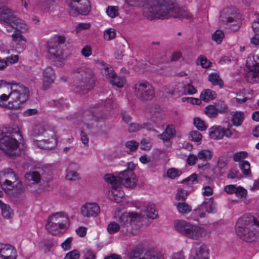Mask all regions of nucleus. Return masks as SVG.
<instances>
[{
	"label": "nucleus",
	"instance_id": "nucleus-41",
	"mask_svg": "<svg viewBox=\"0 0 259 259\" xmlns=\"http://www.w3.org/2000/svg\"><path fill=\"white\" fill-rule=\"evenodd\" d=\"M239 167L245 176H248L250 172V164L247 161L242 160L239 163Z\"/></svg>",
	"mask_w": 259,
	"mask_h": 259
},
{
	"label": "nucleus",
	"instance_id": "nucleus-7",
	"mask_svg": "<svg viewBox=\"0 0 259 259\" xmlns=\"http://www.w3.org/2000/svg\"><path fill=\"white\" fill-rule=\"evenodd\" d=\"M176 230L184 236L194 240H199L206 235L205 230L184 220L175 222Z\"/></svg>",
	"mask_w": 259,
	"mask_h": 259
},
{
	"label": "nucleus",
	"instance_id": "nucleus-37",
	"mask_svg": "<svg viewBox=\"0 0 259 259\" xmlns=\"http://www.w3.org/2000/svg\"><path fill=\"white\" fill-rule=\"evenodd\" d=\"M244 119V113L242 112H236L233 115L232 121L234 125L239 126L241 124Z\"/></svg>",
	"mask_w": 259,
	"mask_h": 259
},
{
	"label": "nucleus",
	"instance_id": "nucleus-44",
	"mask_svg": "<svg viewBox=\"0 0 259 259\" xmlns=\"http://www.w3.org/2000/svg\"><path fill=\"white\" fill-rule=\"evenodd\" d=\"M110 82L114 85L121 88L123 85V79L116 74L110 80Z\"/></svg>",
	"mask_w": 259,
	"mask_h": 259
},
{
	"label": "nucleus",
	"instance_id": "nucleus-20",
	"mask_svg": "<svg viewBox=\"0 0 259 259\" xmlns=\"http://www.w3.org/2000/svg\"><path fill=\"white\" fill-rule=\"evenodd\" d=\"M55 75L53 69L50 67L46 68L44 72V79L42 89L46 90L50 87V85L54 82Z\"/></svg>",
	"mask_w": 259,
	"mask_h": 259
},
{
	"label": "nucleus",
	"instance_id": "nucleus-63",
	"mask_svg": "<svg viewBox=\"0 0 259 259\" xmlns=\"http://www.w3.org/2000/svg\"><path fill=\"white\" fill-rule=\"evenodd\" d=\"M187 196V192L185 190H180L176 195V199L184 201Z\"/></svg>",
	"mask_w": 259,
	"mask_h": 259
},
{
	"label": "nucleus",
	"instance_id": "nucleus-14",
	"mask_svg": "<svg viewBox=\"0 0 259 259\" xmlns=\"http://www.w3.org/2000/svg\"><path fill=\"white\" fill-rule=\"evenodd\" d=\"M229 9L224 10L223 12L221 13L219 24L222 26L227 25L229 27L231 31H235L238 30L241 26V22L238 17L237 18L232 16L226 17L224 15L225 13L229 12Z\"/></svg>",
	"mask_w": 259,
	"mask_h": 259
},
{
	"label": "nucleus",
	"instance_id": "nucleus-9",
	"mask_svg": "<svg viewBox=\"0 0 259 259\" xmlns=\"http://www.w3.org/2000/svg\"><path fill=\"white\" fill-rule=\"evenodd\" d=\"M104 179L107 183L111 185L112 188L109 194L110 199L117 203L121 201L122 198L124 195L123 191L121 190L120 188L121 185L124 186L122 180L112 174L105 175Z\"/></svg>",
	"mask_w": 259,
	"mask_h": 259
},
{
	"label": "nucleus",
	"instance_id": "nucleus-48",
	"mask_svg": "<svg viewBox=\"0 0 259 259\" xmlns=\"http://www.w3.org/2000/svg\"><path fill=\"white\" fill-rule=\"evenodd\" d=\"M247 156V152L245 151H240L234 154L233 159L236 162H240L242 160Z\"/></svg>",
	"mask_w": 259,
	"mask_h": 259
},
{
	"label": "nucleus",
	"instance_id": "nucleus-46",
	"mask_svg": "<svg viewBox=\"0 0 259 259\" xmlns=\"http://www.w3.org/2000/svg\"><path fill=\"white\" fill-rule=\"evenodd\" d=\"M189 139L196 142H199L202 139V135L200 132L197 131H192L189 135Z\"/></svg>",
	"mask_w": 259,
	"mask_h": 259
},
{
	"label": "nucleus",
	"instance_id": "nucleus-64",
	"mask_svg": "<svg viewBox=\"0 0 259 259\" xmlns=\"http://www.w3.org/2000/svg\"><path fill=\"white\" fill-rule=\"evenodd\" d=\"M72 241V238L71 237H69L66 239L65 241H64L61 244V246L62 248L65 250H67L70 249V244L71 242Z\"/></svg>",
	"mask_w": 259,
	"mask_h": 259
},
{
	"label": "nucleus",
	"instance_id": "nucleus-15",
	"mask_svg": "<svg viewBox=\"0 0 259 259\" xmlns=\"http://www.w3.org/2000/svg\"><path fill=\"white\" fill-rule=\"evenodd\" d=\"M101 115L97 116L94 113L85 114L83 116V124L86 129L89 131H93L96 132L98 131V122L99 119L102 118Z\"/></svg>",
	"mask_w": 259,
	"mask_h": 259
},
{
	"label": "nucleus",
	"instance_id": "nucleus-47",
	"mask_svg": "<svg viewBox=\"0 0 259 259\" xmlns=\"http://www.w3.org/2000/svg\"><path fill=\"white\" fill-rule=\"evenodd\" d=\"M224 36V34L223 32L218 30L212 35V39L218 44H220Z\"/></svg>",
	"mask_w": 259,
	"mask_h": 259
},
{
	"label": "nucleus",
	"instance_id": "nucleus-36",
	"mask_svg": "<svg viewBox=\"0 0 259 259\" xmlns=\"http://www.w3.org/2000/svg\"><path fill=\"white\" fill-rule=\"evenodd\" d=\"M145 212L147 216L150 219H154L157 216V213L155 209V205L153 203H149Z\"/></svg>",
	"mask_w": 259,
	"mask_h": 259
},
{
	"label": "nucleus",
	"instance_id": "nucleus-10",
	"mask_svg": "<svg viewBox=\"0 0 259 259\" xmlns=\"http://www.w3.org/2000/svg\"><path fill=\"white\" fill-rule=\"evenodd\" d=\"M66 38L62 35H55L53 39L48 42L47 49L49 53L57 61L61 62L63 59V45Z\"/></svg>",
	"mask_w": 259,
	"mask_h": 259
},
{
	"label": "nucleus",
	"instance_id": "nucleus-38",
	"mask_svg": "<svg viewBox=\"0 0 259 259\" xmlns=\"http://www.w3.org/2000/svg\"><path fill=\"white\" fill-rule=\"evenodd\" d=\"M2 214L4 218L6 219H10L13 214V212L10 206L8 204H2Z\"/></svg>",
	"mask_w": 259,
	"mask_h": 259
},
{
	"label": "nucleus",
	"instance_id": "nucleus-1",
	"mask_svg": "<svg viewBox=\"0 0 259 259\" xmlns=\"http://www.w3.org/2000/svg\"><path fill=\"white\" fill-rule=\"evenodd\" d=\"M143 15L147 19H164L169 17L191 20L192 14L186 9L177 7L170 2L165 0H147L144 6Z\"/></svg>",
	"mask_w": 259,
	"mask_h": 259
},
{
	"label": "nucleus",
	"instance_id": "nucleus-23",
	"mask_svg": "<svg viewBox=\"0 0 259 259\" xmlns=\"http://www.w3.org/2000/svg\"><path fill=\"white\" fill-rule=\"evenodd\" d=\"M200 210H205L206 212L210 213H215L217 212L216 205L212 198L205 199L199 206Z\"/></svg>",
	"mask_w": 259,
	"mask_h": 259
},
{
	"label": "nucleus",
	"instance_id": "nucleus-40",
	"mask_svg": "<svg viewBox=\"0 0 259 259\" xmlns=\"http://www.w3.org/2000/svg\"><path fill=\"white\" fill-rule=\"evenodd\" d=\"M3 182H0V185L2 188L7 193H9L10 191L12 190L14 188L13 183L14 181L4 180Z\"/></svg>",
	"mask_w": 259,
	"mask_h": 259
},
{
	"label": "nucleus",
	"instance_id": "nucleus-34",
	"mask_svg": "<svg viewBox=\"0 0 259 259\" xmlns=\"http://www.w3.org/2000/svg\"><path fill=\"white\" fill-rule=\"evenodd\" d=\"M208 80L213 85H219L221 88L224 86L223 80L217 73H212L210 74L208 76Z\"/></svg>",
	"mask_w": 259,
	"mask_h": 259
},
{
	"label": "nucleus",
	"instance_id": "nucleus-42",
	"mask_svg": "<svg viewBox=\"0 0 259 259\" xmlns=\"http://www.w3.org/2000/svg\"><path fill=\"white\" fill-rule=\"evenodd\" d=\"M177 208L179 212L181 213H187L191 211V207L187 203L183 202H179L177 204Z\"/></svg>",
	"mask_w": 259,
	"mask_h": 259
},
{
	"label": "nucleus",
	"instance_id": "nucleus-3",
	"mask_svg": "<svg viewBox=\"0 0 259 259\" xmlns=\"http://www.w3.org/2000/svg\"><path fill=\"white\" fill-rule=\"evenodd\" d=\"M237 235L242 240L254 242L259 236V220L250 213L243 215L235 224Z\"/></svg>",
	"mask_w": 259,
	"mask_h": 259
},
{
	"label": "nucleus",
	"instance_id": "nucleus-56",
	"mask_svg": "<svg viewBox=\"0 0 259 259\" xmlns=\"http://www.w3.org/2000/svg\"><path fill=\"white\" fill-rule=\"evenodd\" d=\"M198 60L200 61V65L203 68H206L210 67L211 63L208 61L206 57L204 56L201 55L198 58Z\"/></svg>",
	"mask_w": 259,
	"mask_h": 259
},
{
	"label": "nucleus",
	"instance_id": "nucleus-59",
	"mask_svg": "<svg viewBox=\"0 0 259 259\" xmlns=\"http://www.w3.org/2000/svg\"><path fill=\"white\" fill-rule=\"evenodd\" d=\"M143 128L142 125L137 123H131L129 125L128 131L130 132L134 133Z\"/></svg>",
	"mask_w": 259,
	"mask_h": 259
},
{
	"label": "nucleus",
	"instance_id": "nucleus-50",
	"mask_svg": "<svg viewBox=\"0 0 259 259\" xmlns=\"http://www.w3.org/2000/svg\"><path fill=\"white\" fill-rule=\"evenodd\" d=\"M242 177L241 174L239 172V171L235 169H231L229 171L228 174L227 176V178L228 179H240Z\"/></svg>",
	"mask_w": 259,
	"mask_h": 259
},
{
	"label": "nucleus",
	"instance_id": "nucleus-26",
	"mask_svg": "<svg viewBox=\"0 0 259 259\" xmlns=\"http://www.w3.org/2000/svg\"><path fill=\"white\" fill-rule=\"evenodd\" d=\"M25 178L29 184H37L40 182L41 177L39 172L33 171L27 173Z\"/></svg>",
	"mask_w": 259,
	"mask_h": 259
},
{
	"label": "nucleus",
	"instance_id": "nucleus-58",
	"mask_svg": "<svg viewBox=\"0 0 259 259\" xmlns=\"http://www.w3.org/2000/svg\"><path fill=\"white\" fill-rule=\"evenodd\" d=\"M79 253L77 250H74L67 253L65 256V259H78Z\"/></svg>",
	"mask_w": 259,
	"mask_h": 259
},
{
	"label": "nucleus",
	"instance_id": "nucleus-18",
	"mask_svg": "<svg viewBox=\"0 0 259 259\" xmlns=\"http://www.w3.org/2000/svg\"><path fill=\"white\" fill-rule=\"evenodd\" d=\"M0 256L4 259H16V251L10 244L0 243Z\"/></svg>",
	"mask_w": 259,
	"mask_h": 259
},
{
	"label": "nucleus",
	"instance_id": "nucleus-57",
	"mask_svg": "<svg viewBox=\"0 0 259 259\" xmlns=\"http://www.w3.org/2000/svg\"><path fill=\"white\" fill-rule=\"evenodd\" d=\"M115 32L114 29H110L107 30L104 34V38L107 40H111L115 37Z\"/></svg>",
	"mask_w": 259,
	"mask_h": 259
},
{
	"label": "nucleus",
	"instance_id": "nucleus-54",
	"mask_svg": "<svg viewBox=\"0 0 259 259\" xmlns=\"http://www.w3.org/2000/svg\"><path fill=\"white\" fill-rule=\"evenodd\" d=\"M236 196L240 198L245 197L247 195V191L242 187H237L235 193Z\"/></svg>",
	"mask_w": 259,
	"mask_h": 259
},
{
	"label": "nucleus",
	"instance_id": "nucleus-4",
	"mask_svg": "<svg viewBox=\"0 0 259 259\" xmlns=\"http://www.w3.org/2000/svg\"><path fill=\"white\" fill-rule=\"evenodd\" d=\"M75 92L85 94L94 86L95 79L92 70L85 66L75 68L73 72Z\"/></svg>",
	"mask_w": 259,
	"mask_h": 259
},
{
	"label": "nucleus",
	"instance_id": "nucleus-12",
	"mask_svg": "<svg viewBox=\"0 0 259 259\" xmlns=\"http://www.w3.org/2000/svg\"><path fill=\"white\" fill-rule=\"evenodd\" d=\"M69 14L73 16L78 14L87 15L90 11L89 0H67Z\"/></svg>",
	"mask_w": 259,
	"mask_h": 259
},
{
	"label": "nucleus",
	"instance_id": "nucleus-62",
	"mask_svg": "<svg viewBox=\"0 0 259 259\" xmlns=\"http://www.w3.org/2000/svg\"><path fill=\"white\" fill-rule=\"evenodd\" d=\"M184 88L185 92L189 95H193L195 94L197 91L191 83H188L187 85H185Z\"/></svg>",
	"mask_w": 259,
	"mask_h": 259
},
{
	"label": "nucleus",
	"instance_id": "nucleus-45",
	"mask_svg": "<svg viewBox=\"0 0 259 259\" xmlns=\"http://www.w3.org/2000/svg\"><path fill=\"white\" fill-rule=\"evenodd\" d=\"M194 124L198 130L203 131L206 128V125L204 122L199 117H196L194 119Z\"/></svg>",
	"mask_w": 259,
	"mask_h": 259
},
{
	"label": "nucleus",
	"instance_id": "nucleus-32",
	"mask_svg": "<svg viewBox=\"0 0 259 259\" xmlns=\"http://www.w3.org/2000/svg\"><path fill=\"white\" fill-rule=\"evenodd\" d=\"M49 104L51 106L58 108L60 110H62L65 108L68 107V104L65 102L63 98H60L57 100H52L50 101Z\"/></svg>",
	"mask_w": 259,
	"mask_h": 259
},
{
	"label": "nucleus",
	"instance_id": "nucleus-49",
	"mask_svg": "<svg viewBox=\"0 0 259 259\" xmlns=\"http://www.w3.org/2000/svg\"><path fill=\"white\" fill-rule=\"evenodd\" d=\"M167 175L170 179H175L181 175L182 171L175 168H171L167 170Z\"/></svg>",
	"mask_w": 259,
	"mask_h": 259
},
{
	"label": "nucleus",
	"instance_id": "nucleus-11",
	"mask_svg": "<svg viewBox=\"0 0 259 259\" xmlns=\"http://www.w3.org/2000/svg\"><path fill=\"white\" fill-rule=\"evenodd\" d=\"M135 96L143 101L151 100L155 96L153 87L148 82L138 81L133 87Z\"/></svg>",
	"mask_w": 259,
	"mask_h": 259
},
{
	"label": "nucleus",
	"instance_id": "nucleus-39",
	"mask_svg": "<svg viewBox=\"0 0 259 259\" xmlns=\"http://www.w3.org/2000/svg\"><path fill=\"white\" fill-rule=\"evenodd\" d=\"M205 113L209 117H215L218 114L216 107L212 105H208L205 107Z\"/></svg>",
	"mask_w": 259,
	"mask_h": 259
},
{
	"label": "nucleus",
	"instance_id": "nucleus-2",
	"mask_svg": "<svg viewBox=\"0 0 259 259\" xmlns=\"http://www.w3.org/2000/svg\"><path fill=\"white\" fill-rule=\"evenodd\" d=\"M141 217L137 213L124 212L117 219L118 223L109 224L107 230L110 234L120 231L122 234L133 236L137 235L142 226Z\"/></svg>",
	"mask_w": 259,
	"mask_h": 259
},
{
	"label": "nucleus",
	"instance_id": "nucleus-55",
	"mask_svg": "<svg viewBox=\"0 0 259 259\" xmlns=\"http://www.w3.org/2000/svg\"><path fill=\"white\" fill-rule=\"evenodd\" d=\"M66 178L69 181L76 180L79 179L78 174L73 170H68Z\"/></svg>",
	"mask_w": 259,
	"mask_h": 259
},
{
	"label": "nucleus",
	"instance_id": "nucleus-61",
	"mask_svg": "<svg viewBox=\"0 0 259 259\" xmlns=\"http://www.w3.org/2000/svg\"><path fill=\"white\" fill-rule=\"evenodd\" d=\"M141 149L144 150H149L151 148V144L149 140L143 139L141 141Z\"/></svg>",
	"mask_w": 259,
	"mask_h": 259
},
{
	"label": "nucleus",
	"instance_id": "nucleus-35",
	"mask_svg": "<svg viewBox=\"0 0 259 259\" xmlns=\"http://www.w3.org/2000/svg\"><path fill=\"white\" fill-rule=\"evenodd\" d=\"M209 135L213 140H218L223 138L222 127H218L210 128Z\"/></svg>",
	"mask_w": 259,
	"mask_h": 259
},
{
	"label": "nucleus",
	"instance_id": "nucleus-31",
	"mask_svg": "<svg viewBox=\"0 0 259 259\" xmlns=\"http://www.w3.org/2000/svg\"><path fill=\"white\" fill-rule=\"evenodd\" d=\"M50 130L45 128V126L42 124L35 125L32 131V135L34 136H37L43 135L45 137H47V134H45V132Z\"/></svg>",
	"mask_w": 259,
	"mask_h": 259
},
{
	"label": "nucleus",
	"instance_id": "nucleus-28",
	"mask_svg": "<svg viewBox=\"0 0 259 259\" xmlns=\"http://www.w3.org/2000/svg\"><path fill=\"white\" fill-rule=\"evenodd\" d=\"M228 163V160L225 156H222L218 158L216 166L217 168L218 169V171L217 173V176L221 177L224 174L223 170Z\"/></svg>",
	"mask_w": 259,
	"mask_h": 259
},
{
	"label": "nucleus",
	"instance_id": "nucleus-60",
	"mask_svg": "<svg viewBox=\"0 0 259 259\" xmlns=\"http://www.w3.org/2000/svg\"><path fill=\"white\" fill-rule=\"evenodd\" d=\"M90 27L91 25L90 23H79L76 27V32L78 33L82 30L89 29L90 28Z\"/></svg>",
	"mask_w": 259,
	"mask_h": 259
},
{
	"label": "nucleus",
	"instance_id": "nucleus-19",
	"mask_svg": "<svg viewBox=\"0 0 259 259\" xmlns=\"http://www.w3.org/2000/svg\"><path fill=\"white\" fill-rule=\"evenodd\" d=\"M249 72L247 74V80L251 83L257 82L259 80V63L255 60L253 57V61L252 62V66L249 65Z\"/></svg>",
	"mask_w": 259,
	"mask_h": 259
},
{
	"label": "nucleus",
	"instance_id": "nucleus-22",
	"mask_svg": "<svg viewBox=\"0 0 259 259\" xmlns=\"http://www.w3.org/2000/svg\"><path fill=\"white\" fill-rule=\"evenodd\" d=\"M194 249L195 254L193 259H208V251L205 245L196 243Z\"/></svg>",
	"mask_w": 259,
	"mask_h": 259
},
{
	"label": "nucleus",
	"instance_id": "nucleus-29",
	"mask_svg": "<svg viewBox=\"0 0 259 259\" xmlns=\"http://www.w3.org/2000/svg\"><path fill=\"white\" fill-rule=\"evenodd\" d=\"M217 97L215 92L209 89H205L202 91L200 94V98L204 102L212 100Z\"/></svg>",
	"mask_w": 259,
	"mask_h": 259
},
{
	"label": "nucleus",
	"instance_id": "nucleus-24",
	"mask_svg": "<svg viewBox=\"0 0 259 259\" xmlns=\"http://www.w3.org/2000/svg\"><path fill=\"white\" fill-rule=\"evenodd\" d=\"M4 180L14 181L16 182L17 180L14 171L10 168H7L0 172V182H3Z\"/></svg>",
	"mask_w": 259,
	"mask_h": 259
},
{
	"label": "nucleus",
	"instance_id": "nucleus-43",
	"mask_svg": "<svg viewBox=\"0 0 259 259\" xmlns=\"http://www.w3.org/2000/svg\"><path fill=\"white\" fill-rule=\"evenodd\" d=\"M102 73L106 78L110 80L116 75L114 72L113 68L109 65L105 67L104 69L102 70Z\"/></svg>",
	"mask_w": 259,
	"mask_h": 259
},
{
	"label": "nucleus",
	"instance_id": "nucleus-5",
	"mask_svg": "<svg viewBox=\"0 0 259 259\" xmlns=\"http://www.w3.org/2000/svg\"><path fill=\"white\" fill-rule=\"evenodd\" d=\"M22 137L18 127L9 128L6 132L0 131V149L13 157L16 154L18 141Z\"/></svg>",
	"mask_w": 259,
	"mask_h": 259
},
{
	"label": "nucleus",
	"instance_id": "nucleus-25",
	"mask_svg": "<svg viewBox=\"0 0 259 259\" xmlns=\"http://www.w3.org/2000/svg\"><path fill=\"white\" fill-rule=\"evenodd\" d=\"M133 253L134 255L130 259H163L161 253L153 250H150L146 252L141 257H138L136 256V253L135 251Z\"/></svg>",
	"mask_w": 259,
	"mask_h": 259
},
{
	"label": "nucleus",
	"instance_id": "nucleus-52",
	"mask_svg": "<svg viewBox=\"0 0 259 259\" xmlns=\"http://www.w3.org/2000/svg\"><path fill=\"white\" fill-rule=\"evenodd\" d=\"M215 107L218 113H227L229 111L227 105L223 101H219Z\"/></svg>",
	"mask_w": 259,
	"mask_h": 259
},
{
	"label": "nucleus",
	"instance_id": "nucleus-6",
	"mask_svg": "<svg viewBox=\"0 0 259 259\" xmlns=\"http://www.w3.org/2000/svg\"><path fill=\"white\" fill-rule=\"evenodd\" d=\"M0 23L11 28H7V32H11L13 29L20 32H24L28 30L25 22L16 16L11 9L2 4L0 5Z\"/></svg>",
	"mask_w": 259,
	"mask_h": 259
},
{
	"label": "nucleus",
	"instance_id": "nucleus-21",
	"mask_svg": "<svg viewBox=\"0 0 259 259\" xmlns=\"http://www.w3.org/2000/svg\"><path fill=\"white\" fill-rule=\"evenodd\" d=\"M175 134L176 131L174 125H168L162 134L158 135V137L164 141H166L167 142V146H169L171 144L169 140Z\"/></svg>",
	"mask_w": 259,
	"mask_h": 259
},
{
	"label": "nucleus",
	"instance_id": "nucleus-53",
	"mask_svg": "<svg viewBox=\"0 0 259 259\" xmlns=\"http://www.w3.org/2000/svg\"><path fill=\"white\" fill-rule=\"evenodd\" d=\"M106 13L111 18H114L118 14V9L114 6H108L106 9Z\"/></svg>",
	"mask_w": 259,
	"mask_h": 259
},
{
	"label": "nucleus",
	"instance_id": "nucleus-17",
	"mask_svg": "<svg viewBox=\"0 0 259 259\" xmlns=\"http://www.w3.org/2000/svg\"><path fill=\"white\" fill-rule=\"evenodd\" d=\"M100 212L98 205L95 203H88L83 205L81 209V213L86 217H96Z\"/></svg>",
	"mask_w": 259,
	"mask_h": 259
},
{
	"label": "nucleus",
	"instance_id": "nucleus-8",
	"mask_svg": "<svg viewBox=\"0 0 259 259\" xmlns=\"http://www.w3.org/2000/svg\"><path fill=\"white\" fill-rule=\"evenodd\" d=\"M69 225V218L64 212H59L51 215L48 220L46 228L51 234L57 235L63 233Z\"/></svg>",
	"mask_w": 259,
	"mask_h": 259
},
{
	"label": "nucleus",
	"instance_id": "nucleus-51",
	"mask_svg": "<svg viewBox=\"0 0 259 259\" xmlns=\"http://www.w3.org/2000/svg\"><path fill=\"white\" fill-rule=\"evenodd\" d=\"M125 146L130 150L129 152L135 151L139 146V143L134 140L129 141L126 142Z\"/></svg>",
	"mask_w": 259,
	"mask_h": 259
},
{
	"label": "nucleus",
	"instance_id": "nucleus-27",
	"mask_svg": "<svg viewBox=\"0 0 259 259\" xmlns=\"http://www.w3.org/2000/svg\"><path fill=\"white\" fill-rule=\"evenodd\" d=\"M54 0H38V7L39 9L45 12H49L53 7Z\"/></svg>",
	"mask_w": 259,
	"mask_h": 259
},
{
	"label": "nucleus",
	"instance_id": "nucleus-13",
	"mask_svg": "<svg viewBox=\"0 0 259 259\" xmlns=\"http://www.w3.org/2000/svg\"><path fill=\"white\" fill-rule=\"evenodd\" d=\"M136 165L133 162L127 163V169L121 172L117 177L122 180L124 186L128 188H134L137 183V179L136 175L133 171L135 169Z\"/></svg>",
	"mask_w": 259,
	"mask_h": 259
},
{
	"label": "nucleus",
	"instance_id": "nucleus-16",
	"mask_svg": "<svg viewBox=\"0 0 259 259\" xmlns=\"http://www.w3.org/2000/svg\"><path fill=\"white\" fill-rule=\"evenodd\" d=\"M47 134L48 139H44L40 142L41 148L45 149H50L56 147L57 144V141L56 138L55 132L52 130H49L45 132Z\"/></svg>",
	"mask_w": 259,
	"mask_h": 259
},
{
	"label": "nucleus",
	"instance_id": "nucleus-33",
	"mask_svg": "<svg viewBox=\"0 0 259 259\" xmlns=\"http://www.w3.org/2000/svg\"><path fill=\"white\" fill-rule=\"evenodd\" d=\"M212 152L207 149L200 150L197 154L198 159L202 160L206 162L210 160L212 157Z\"/></svg>",
	"mask_w": 259,
	"mask_h": 259
},
{
	"label": "nucleus",
	"instance_id": "nucleus-30",
	"mask_svg": "<svg viewBox=\"0 0 259 259\" xmlns=\"http://www.w3.org/2000/svg\"><path fill=\"white\" fill-rule=\"evenodd\" d=\"M12 37L15 42H21V47H18V50L20 51L24 50L26 48V40L24 36L20 33H15L12 34Z\"/></svg>",
	"mask_w": 259,
	"mask_h": 259
}]
</instances>
